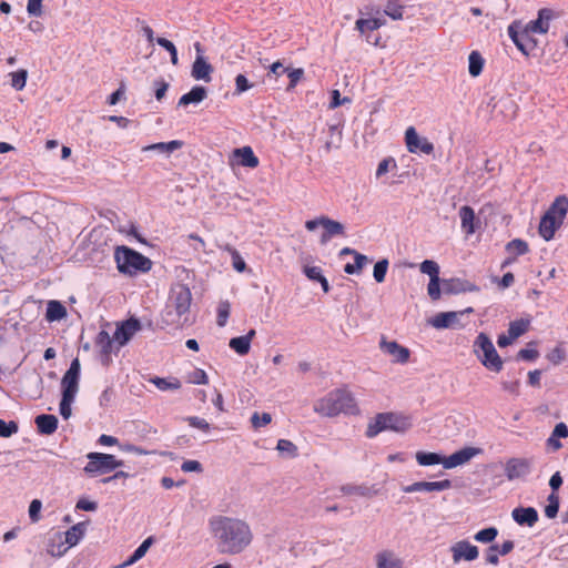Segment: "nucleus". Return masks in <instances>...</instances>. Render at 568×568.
Wrapping results in <instances>:
<instances>
[{
	"label": "nucleus",
	"instance_id": "nucleus-57",
	"mask_svg": "<svg viewBox=\"0 0 568 568\" xmlns=\"http://www.w3.org/2000/svg\"><path fill=\"white\" fill-rule=\"evenodd\" d=\"M253 84L247 80L244 74H237L235 78V92L234 94H242L243 92L251 89Z\"/></svg>",
	"mask_w": 568,
	"mask_h": 568
},
{
	"label": "nucleus",
	"instance_id": "nucleus-62",
	"mask_svg": "<svg viewBox=\"0 0 568 568\" xmlns=\"http://www.w3.org/2000/svg\"><path fill=\"white\" fill-rule=\"evenodd\" d=\"M547 359L552 364H560L565 359V352L561 347L557 346L547 354Z\"/></svg>",
	"mask_w": 568,
	"mask_h": 568
},
{
	"label": "nucleus",
	"instance_id": "nucleus-48",
	"mask_svg": "<svg viewBox=\"0 0 568 568\" xmlns=\"http://www.w3.org/2000/svg\"><path fill=\"white\" fill-rule=\"evenodd\" d=\"M419 270L422 273L427 274L429 280L439 277V266L435 261L425 260L420 263Z\"/></svg>",
	"mask_w": 568,
	"mask_h": 568
},
{
	"label": "nucleus",
	"instance_id": "nucleus-44",
	"mask_svg": "<svg viewBox=\"0 0 568 568\" xmlns=\"http://www.w3.org/2000/svg\"><path fill=\"white\" fill-rule=\"evenodd\" d=\"M529 327L528 320H517L513 321L509 324L508 334H510L515 339L521 336L527 332Z\"/></svg>",
	"mask_w": 568,
	"mask_h": 568
},
{
	"label": "nucleus",
	"instance_id": "nucleus-58",
	"mask_svg": "<svg viewBox=\"0 0 568 568\" xmlns=\"http://www.w3.org/2000/svg\"><path fill=\"white\" fill-rule=\"evenodd\" d=\"M186 422L191 427L197 428L204 433H207L211 429V425L204 418L191 416L186 418Z\"/></svg>",
	"mask_w": 568,
	"mask_h": 568
},
{
	"label": "nucleus",
	"instance_id": "nucleus-51",
	"mask_svg": "<svg viewBox=\"0 0 568 568\" xmlns=\"http://www.w3.org/2000/svg\"><path fill=\"white\" fill-rule=\"evenodd\" d=\"M388 270V261L383 258L374 265L373 276L377 283H383Z\"/></svg>",
	"mask_w": 568,
	"mask_h": 568
},
{
	"label": "nucleus",
	"instance_id": "nucleus-3",
	"mask_svg": "<svg viewBox=\"0 0 568 568\" xmlns=\"http://www.w3.org/2000/svg\"><path fill=\"white\" fill-rule=\"evenodd\" d=\"M314 409L327 417L341 413L352 415L358 413L357 404L351 393H328L315 404Z\"/></svg>",
	"mask_w": 568,
	"mask_h": 568
},
{
	"label": "nucleus",
	"instance_id": "nucleus-25",
	"mask_svg": "<svg viewBox=\"0 0 568 568\" xmlns=\"http://www.w3.org/2000/svg\"><path fill=\"white\" fill-rule=\"evenodd\" d=\"M80 376V363L75 358L71 362L69 369L61 381V390H77Z\"/></svg>",
	"mask_w": 568,
	"mask_h": 568
},
{
	"label": "nucleus",
	"instance_id": "nucleus-18",
	"mask_svg": "<svg viewBox=\"0 0 568 568\" xmlns=\"http://www.w3.org/2000/svg\"><path fill=\"white\" fill-rule=\"evenodd\" d=\"M481 454V449L477 447H464L448 457H445L444 468L452 469L468 463L473 457Z\"/></svg>",
	"mask_w": 568,
	"mask_h": 568
},
{
	"label": "nucleus",
	"instance_id": "nucleus-7",
	"mask_svg": "<svg viewBox=\"0 0 568 568\" xmlns=\"http://www.w3.org/2000/svg\"><path fill=\"white\" fill-rule=\"evenodd\" d=\"M474 348L477 357L487 369L496 373L503 369L504 362L488 335L479 333L474 342Z\"/></svg>",
	"mask_w": 568,
	"mask_h": 568
},
{
	"label": "nucleus",
	"instance_id": "nucleus-23",
	"mask_svg": "<svg viewBox=\"0 0 568 568\" xmlns=\"http://www.w3.org/2000/svg\"><path fill=\"white\" fill-rule=\"evenodd\" d=\"M551 19L552 11L550 9L544 8L538 11V18L536 20L529 21L524 27H526L527 30L532 33L545 34L549 30Z\"/></svg>",
	"mask_w": 568,
	"mask_h": 568
},
{
	"label": "nucleus",
	"instance_id": "nucleus-53",
	"mask_svg": "<svg viewBox=\"0 0 568 568\" xmlns=\"http://www.w3.org/2000/svg\"><path fill=\"white\" fill-rule=\"evenodd\" d=\"M396 168V161L393 158H386L379 162L375 175L377 179H379L381 176Z\"/></svg>",
	"mask_w": 568,
	"mask_h": 568
},
{
	"label": "nucleus",
	"instance_id": "nucleus-22",
	"mask_svg": "<svg viewBox=\"0 0 568 568\" xmlns=\"http://www.w3.org/2000/svg\"><path fill=\"white\" fill-rule=\"evenodd\" d=\"M381 348L382 351L392 356L393 357V361L396 362V363H406L409 358V351L408 348L399 345L397 342L395 341H386V339H382L381 341Z\"/></svg>",
	"mask_w": 568,
	"mask_h": 568
},
{
	"label": "nucleus",
	"instance_id": "nucleus-60",
	"mask_svg": "<svg viewBox=\"0 0 568 568\" xmlns=\"http://www.w3.org/2000/svg\"><path fill=\"white\" fill-rule=\"evenodd\" d=\"M42 508V503L39 499H33L29 506V517L32 523H38L40 520V511Z\"/></svg>",
	"mask_w": 568,
	"mask_h": 568
},
{
	"label": "nucleus",
	"instance_id": "nucleus-32",
	"mask_svg": "<svg viewBox=\"0 0 568 568\" xmlns=\"http://www.w3.org/2000/svg\"><path fill=\"white\" fill-rule=\"evenodd\" d=\"M69 550V546L63 540V535L57 532L51 537L47 545V552L52 557H61Z\"/></svg>",
	"mask_w": 568,
	"mask_h": 568
},
{
	"label": "nucleus",
	"instance_id": "nucleus-54",
	"mask_svg": "<svg viewBox=\"0 0 568 568\" xmlns=\"http://www.w3.org/2000/svg\"><path fill=\"white\" fill-rule=\"evenodd\" d=\"M18 424L13 420L7 423L3 419H0V437L8 438L13 434L18 433Z\"/></svg>",
	"mask_w": 568,
	"mask_h": 568
},
{
	"label": "nucleus",
	"instance_id": "nucleus-64",
	"mask_svg": "<svg viewBox=\"0 0 568 568\" xmlns=\"http://www.w3.org/2000/svg\"><path fill=\"white\" fill-rule=\"evenodd\" d=\"M27 11L30 16L39 17L42 13V0H28Z\"/></svg>",
	"mask_w": 568,
	"mask_h": 568
},
{
	"label": "nucleus",
	"instance_id": "nucleus-40",
	"mask_svg": "<svg viewBox=\"0 0 568 568\" xmlns=\"http://www.w3.org/2000/svg\"><path fill=\"white\" fill-rule=\"evenodd\" d=\"M368 262V257L361 253H355L354 263H347L344 266V272L347 274H357L359 273L365 264Z\"/></svg>",
	"mask_w": 568,
	"mask_h": 568
},
{
	"label": "nucleus",
	"instance_id": "nucleus-47",
	"mask_svg": "<svg viewBox=\"0 0 568 568\" xmlns=\"http://www.w3.org/2000/svg\"><path fill=\"white\" fill-rule=\"evenodd\" d=\"M498 530L495 527H488L475 534L474 539L478 542L488 544L495 540Z\"/></svg>",
	"mask_w": 568,
	"mask_h": 568
},
{
	"label": "nucleus",
	"instance_id": "nucleus-52",
	"mask_svg": "<svg viewBox=\"0 0 568 568\" xmlns=\"http://www.w3.org/2000/svg\"><path fill=\"white\" fill-rule=\"evenodd\" d=\"M231 305L227 301L220 302L217 306V320L216 323L220 327H223L230 316Z\"/></svg>",
	"mask_w": 568,
	"mask_h": 568
},
{
	"label": "nucleus",
	"instance_id": "nucleus-33",
	"mask_svg": "<svg viewBox=\"0 0 568 568\" xmlns=\"http://www.w3.org/2000/svg\"><path fill=\"white\" fill-rule=\"evenodd\" d=\"M459 217L462 222V229L465 231L466 234H473L475 233V212L474 210L468 206L464 205L459 209Z\"/></svg>",
	"mask_w": 568,
	"mask_h": 568
},
{
	"label": "nucleus",
	"instance_id": "nucleus-50",
	"mask_svg": "<svg viewBox=\"0 0 568 568\" xmlns=\"http://www.w3.org/2000/svg\"><path fill=\"white\" fill-rule=\"evenodd\" d=\"M11 75V85L20 91L26 87L27 78H28V71L24 69H20L16 72L10 73Z\"/></svg>",
	"mask_w": 568,
	"mask_h": 568
},
{
	"label": "nucleus",
	"instance_id": "nucleus-46",
	"mask_svg": "<svg viewBox=\"0 0 568 568\" xmlns=\"http://www.w3.org/2000/svg\"><path fill=\"white\" fill-rule=\"evenodd\" d=\"M186 382L193 385H206L207 384V375L203 369L194 368L189 372L185 376Z\"/></svg>",
	"mask_w": 568,
	"mask_h": 568
},
{
	"label": "nucleus",
	"instance_id": "nucleus-2",
	"mask_svg": "<svg viewBox=\"0 0 568 568\" xmlns=\"http://www.w3.org/2000/svg\"><path fill=\"white\" fill-rule=\"evenodd\" d=\"M191 302L192 294L185 284L172 285L165 311L162 314V322L169 326H181L186 323Z\"/></svg>",
	"mask_w": 568,
	"mask_h": 568
},
{
	"label": "nucleus",
	"instance_id": "nucleus-35",
	"mask_svg": "<svg viewBox=\"0 0 568 568\" xmlns=\"http://www.w3.org/2000/svg\"><path fill=\"white\" fill-rule=\"evenodd\" d=\"M65 316L67 310L59 301H50L48 303L45 318L49 322L60 321Z\"/></svg>",
	"mask_w": 568,
	"mask_h": 568
},
{
	"label": "nucleus",
	"instance_id": "nucleus-38",
	"mask_svg": "<svg viewBox=\"0 0 568 568\" xmlns=\"http://www.w3.org/2000/svg\"><path fill=\"white\" fill-rule=\"evenodd\" d=\"M484 68V59L479 52L473 51L468 57V71L471 77H478Z\"/></svg>",
	"mask_w": 568,
	"mask_h": 568
},
{
	"label": "nucleus",
	"instance_id": "nucleus-42",
	"mask_svg": "<svg viewBox=\"0 0 568 568\" xmlns=\"http://www.w3.org/2000/svg\"><path fill=\"white\" fill-rule=\"evenodd\" d=\"M404 6H402L396 0H389L384 9V13L388 16L393 20H402L403 19Z\"/></svg>",
	"mask_w": 568,
	"mask_h": 568
},
{
	"label": "nucleus",
	"instance_id": "nucleus-1",
	"mask_svg": "<svg viewBox=\"0 0 568 568\" xmlns=\"http://www.w3.org/2000/svg\"><path fill=\"white\" fill-rule=\"evenodd\" d=\"M217 552L235 556L246 550L254 535L248 523L237 517L216 515L209 520Z\"/></svg>",
	"mask_w": 568,
	"mask_h": 568
},
{
	"label": "nucleus",
	"instance_id": "nucleus-9",
	"mask_svg": "<svg viewBox=\"0 0 568 568\" xmlns=\"http://www.w3.org/2000/svg\"><path fill=\"white\" fill-rule=\"evenodd\" d=\"M320 226L323 229L320 239L321 244H327L334 236L345 235L344 224H342L338 221L332 220L328 216L321 215L314 220H308L305 222V227L310 232L315 231Z\"/></svg>",
	"mask_w": 568,
	"mask_h": 568
},
{
	"label": "nucleus",
	"instance_id": "nucleus-61",
	"mask_svg": "<svg viewBox=\"0 0 568 568\" xmlns=\"http://www.w3.org/2000/svg\"><path fill=\"white\" fill-rule=\"evenodd\" d=\"M355 24H356V29L361 33H364L366 30H371V31L377 30L376 21L372 20V18L371 19H358Z\"/></svg>",
	"mask_w": 568,
	"mask_h": 568
},
{
	"label": "nucleus",
	"instance_id": "nucleus-31",
	"mask_svg": "<svg viewBox=\"0 0 568 568\" xmlns=\"http://www.w3.org/2000/svg\"><path fill=\"white\" fill-rule=\"evenodd\" d=\"M88 523H78L69 528L63 536V540L69 548L78 545V542L83 538L87 531Z\"/></svg>",
	"mask_w": 568,
	"mask_h": 568
},
{
	"label": "nucleus",
	"instance_id": "nucleus-45",
	"mask_svg": "<svg viewBox=\"0 0 568 568\" xmlns=\"http://www.w3.org/2000/svg\"><path fill=\"white\" fill-rule=\"evenodd\" d=\"M341 491L345 495L373 496L372 489L366 486L344 485L341 487Z\"/></svg>",
	"mask_w": 568,
	"mask_h": 568
},
{
	"label": "nucleus",
	"instance_id": "nucleus-11",
	"mask_svg": "<svg viewBox=\"0 0 568 568\" xmlns=\"http://www.w3.org/2000/svg\"><path fill=\"white\" fill-rule=\"evenodd\" d=\"M532 457H513L509 458L505 464V476L508 480L526 479L532 471L534 467Z\"/></svg>",
	"mask_w": 568,
	"mask_h": 568
},
{
	"label": "nucleus",
	"instance_id": "nucleus-20",
	"mask_svg": "<svg viewBox=\"0 0 568 568\" xmlns=\"http://www.w3.org/2000/svg\"><path fill=\"white\" fill-rule=\"evenodd\" d=\"M452 487V481L449 479H444L440 481H416L408 486L403 487L404 493H433V491H443L449 489Z\"/></svg>",
	"mask_w": 568,
	"mask_h": 568
},
{
	"label": "nucleus",
	"instance_id": "nucleus-8",
	"mask_svg": "<svg viewBox=\"0 0 568 568\" xmlns=\"http://www.w3.org/2000/svg\"><path fill=\"white\" fill-rule=\"evenodd\" d=\"M87 458L89 462L83 470L91 477L110 473L123 466V460L116 459L115 456L111 454L89 453Z\"/></svg>",
	"mask_w": 568,
	"mask_h": 568
},
{
	"label": "nucleus",
	"instance_id": "nucleus-6",
	"mask_svg": "<svg viewBox=\"0 0 568 568\" xmlns=\"http://www.w3.org/2000/svg\"><path fill=\"white\" fill-rule=\"evenodd\" d=\"M567 210L568 200L565 196L557 197L539 223V234L544 240L549 241L554 237L556 230L562 224Z\"/></svg>",
	"mask_w": 568,
	"mask_h": 568
},
{
	"label": "nucleus",
	"instance_id": "nucleus-59",
	"mask_svg": "<svg viewBox=\"0 0 568 568\" xmlns=\"http://www.w3.org/2000/svg\"><path fill=\"white\" fill-rule=\"evenodd\" d=\"M427 293L433 301L440 298V278L429 280Z\"/></svg>",
	"mask_w": 568,
	"mask_h": 568
},
{
	"label": "nucleus",
	"instance_id": "nucleus-27",
	"mask_svg": "<svg viewBox=\"0 0 568 568\" xmlns=\"http://www.w3.org/2000/svg\"><path fill=\"white\" fill-rule=\"evenodd\" d=\"M511 516L517 524L529 527H532L538 520V513L534 507L516 508L513 510Z\"/></svg>",
	"mask_w": 568,
	"mask_h": 568
},
{
	"label": "nucleus",
	"instance_id": "nucleus-36",
	"mask_svg": "<svg viewBox=\"0 0 568 568\" xmlns=\"http://www.w3.org/2000/svg\"><path fill=\"white\" fill-rule=\"evenodd\" d=\"M416 462L420 466H433L442 464L444 466L445 457L437 453L417 452L415 455Z\"/></svg>",
	"mask_w": 568,
	"mask_h": 568
},
{
	"label": "nucleus",
	"instance_id": "nucleus-13",
	"mask_svg": "<svg viewBox=\"0 0 568 568\" xmlns=\"http://www.w3.org/2000/svg\"><path fill=\"white\" fill-rule=\"evenodd\" d=\"M140 329L141 323L134 317L119 323L113 334V338L116 342V352H119L120 347L124 346Z\"/></svg>",
	"mask_w": 568,
	"mask_h": 568
},
{
	"label": "nucleus",
	"instance_id": "nucleus-10",
	"mask_svg": "<svg viewBox=\"0 0 568 568\" xmlns=\"http://www.w3.org/2000/svg\"><path fill=\"white\" fill-rule=\"evenodd\" d=\"M507 33L518 50L526 55L537 45V41L532 38L534 33L528 31L527 28L518 21L509 24Z\"/></svg>",
	"mask_w": 568,
	"mask_h": 568
},
{
	"label": "nucleus",
	"instance_id": "nucleus-26",
	"mask_svg": "<svg viewBox=\"0 0 568 568\" xmlns=\"http://www.w3.org/2000/svg\"><path fill=\"white\" fill-rule=\"evenodd\" d=\"M255 329H250L247 334L233 337L230 339L229 346L239 355H246L251 349V342L255 337Z\"/></svg>",
	"mask_w": 568,
	"mask_h": 568
},
{
	"label": "nucleus",
	"instance_id": "nucleus-56",
	"mask_svg": "<svg viewBox=\"0 0 568 568\" xmlns=\"http://www.w3.org/2000/svg\"><path fill=\"white\" fill-rule=\"evenodd\" d=\"M150 382L152 384H154L161 390H164L166 388H180L181 387V384L176 378H174L171 382H166L164 378L154 377V378H151Z\"/></svg>",
	"mask_w": 568,
	"mask_h": 568
},
{
	"label": "nucleus",
	"instance_id": "nucleus-55",
	"mask_svg": "<svg viewBox=\"0 0 568 568\" xmlns=\"http://www.w3.org/2000/svg\"><path fill=\"white\" fill-rule=\"evenodd\" d=\"M272 420V416L268 413L258 414L255 412L251 417V423L254 428L266 426Z\"/></svg>",
	"mask_w": 568,
	"mask_h": 568
},
{
	"label": "nucleus",
	"instance_id": "nucleus-30",
	"mask_svg": "<svg viewBox=\"0 0 568 568\" xmlns=\"http://www.w3.org/2000/svg\"><path fill=\"white\" fill-rule=\"evenodd\" d=\"M233 155L239 160V164L245 168L254 169L260 163L251 146L235 149Z\"/></svg>",
	"mask_w": 568,
	"mask_h": 568
},
{
	"label": "nucleus",
	"instance_id": "nucleus-29",
	"mask_svg": "<svg viewBox=\"0 0 568 568\" xmlns=\"http://www.w3.org/2000/svg\"><path fill=\"white\" fill-rule=\"evenodd\" d=\"M207 97V90L202 85H195L190 92L183 94L179 102V106H186L189 104H199Z\"/></svg>",
	"mask_w": 568,
	"mask_h": 568
},
{
	"label": "nucleus",
	"instance_id": "nucleus-28",
	"mask_svg": "<svg viewBox=\"0 0 568 568\" xmlns=\"http://www.w3.org/2000/svg\"><path fill=\"white\" fill-rule=\"evenodd\" d=\"M58 418L54 415L41 414L34 419L37 429L42 435H52L58 428Z\"/></svg>",
	"mask_w": 568,
	"mask_h": 568
},
{
	"label": "nucleus",
	"instance_id": "nucleus-39",
	"mask_svg": "<svg viewBox=\"0 0 568 568\" xmlns=\"http://www.w3.org/2000/svg\"><path fill=\"white\" fill-rule=\"evenodd\" d=\"M506 251L510 255L516 257V256L526 254L529 251V248H528V244L525 241H523L520 239H515L507 243Z\"/></svg>",
	"mask_w": 568,
	"mask_h": 568
},
{
	"label": "nucleus",
	"instance_id": "nucleus-43",
	"mask_svg": "<svg viewBox=\"0 0 568 568\" xmlns=\"http://www.w3.org/2000/svg\"><path fill=\"white\" fill-rule=\"evenodd\" d=\"M276 449L280 454L294 458L297 456V446L288 439H280L276 445Z\"/></svg>",
	"mask_w": 568,
	"mask_h": 568
},
{
	"label": "nucleus",
	"instance_id": "nucleus-41",
	"mask_svg": "<svg viewBox=\"0 0 568 568\" xmlns=\"http://www.w3.org/2000/svg\"><path fill=\"white\" fill-rule=\"evenodd\" d=\"M74 395L75 393H62L59 410L64 419H69L72 415L71 405L74 402Z\"/></svg>",
	"mask_w": 568,
	"mask_h": 568
},
{
	"label": "nucleus",
	"instance_id": "nucleus-63",
	"mask_svg": "<svg viewBox=\"0 0 568 568\" xmlns=\"http://www.w3.org/2000/svg\"><path fill=\"white\" fill-rule=\"evenodd\" d=\"M287 77L290 79L288 90L293 89L296 83L302 79L304 71L303 69H286Z\"/></svg>",
	"mask_w": 568,
	"mask_h": 568
},
{
	"label": "nucleus",
	"instance_id": "nucleus-37",
	"mask_svg": "<svg viewBox=\"0 0 568 568\" xmlns=\"http://www.w3.org/2000/svg\"><path fill=\"white\" fill-rule=\"evenodd\" d=\"M182 144L183 143L181 141H179V140H173V141H170V142H159V143H154V144H150V145L143 146L142 151L143 152L158 151V152H161V153H172L175 150L180 149L182 146Z\"/></svg>",
	"mask_w": 568,
	"mask_h": 568
},
{
	"label": "nucleus",
	"instance_id": "nucleus-17",
	"mask_svg": "<svg viewBox=\"0 0 568 568\" xmlns=\"http://www.w3.org/2000/svg\"><path fill=\"white\" fill-rule=\"evenodd\" d=\"M473 312L471 307H468L464 312H443L438 313L430 320V324L435 328H456L460 327L459 316L464 313Z\"/></svg>",
	"mask_w": 568,
	"mask_h": 568
},
{
	"label": "nucleus",
	"instance_id": "nucleus-5",
	"mask_svg": "<svg viewBox=\"0 0 568 568\" xmlns=\"http://www.w3.org/2000/svg\"><path fill=\"white\" fill-rule=\"evenodd\" d=\"M114 257L119 272L123 274L144 273L152 266V262L146 256L126 246L118 247Z\"/></svg>",
	"mask_w": 568,
	"mask_h": 568
},
{
	"label": "nucleus",
	"instance_id": "nucleus-24",
	"mask_svg": "<svg viewBox=\"0 0 568 568\" xmlns=\"http://www.w3.org/2000/svg\"><path fill=\"white\" fill-rule=\"evenodd\" d=\"M213 67L205 60L202 54H197L191 70L194 80L210 82L212 80Z\"/></svg>",
	"mask_w": 568,
	"mask_h": 568
},
{
	"label": "nucleus",
	"instance_id": "nucleus-16",
	"mask_svg": "<svg viewBox=\"0 0 568 568\" xmlns=\"http://www.w3.org/2000/svg\"><path fill=\"white\" fill-rule=\"evenodd\" d=\"M375 568H404V559L393 549L384 548L374 555Z\"/></svg>",
	"mask_w": 568,
	"mask_h": 568
},
{
	"label": "nucleus",
	"instance_id": "nucleus-19",
	"mask_svg": "<svg viewBox=\"0 0 568 568\" xmlns=\"http://www.w3.org/2000/svg\"><path fill=\"white\" fill-rule=\"evenodd\" d=\"M202 405L199 409L207 415H219L224 410L221 393H201Z\"/></svg>",
	"mask_w": 568,
	"mask_h": 568
},
{
	"label": "nucleus",
	"instance_id": "nucleus-15",
	"mask_svg": "<svg viewBox=\"0 0 568 568\" xmlns=\"http://www.w3.org/2000/svg\"><path fill=\"white\" fill-rule=\"evenodd\" d=\"M116 342L114 341L113 336H110V334L102 329L98 333L95 338V345L99 348L100 352V362L102 365L106 366L111 363L112 358L111 355L115 351L116 352Z\"/></svg>",
	"mask_w": 568,
	"mask_h": 568
},
{
	"label": "nucleus",
	"instance_id": "nucleus-14",
	"mask_svg": "<svg viewBox=\"0 0 568 568\" xmlns=\"http://www.w3.org/2000/svg\"><path fill=\"white\" fill-rule=\"evenodd\" d=\"M405 142L410 153L422 152L430 154L434 151V144L427 138H420L414 126H409L405 132Z\"/></svg>",
	"mask_w": 568,
	"mask_h": 568
},
{
	"label": "nucleus",
	"instance_id": "nucleus-49",
	"mask_svg": "<svg viewBox=\"0 0 568 568\" xmlns=\"http://www.w3.org/2000/svg\"><path fill=\"white\" fill-rule=\"evenodd\" d=\"M156 43L170 53L171 63L173 65H176L179 63V58H178V50H176L174 43L171 42L170 40H168L165 38H161V37L156 38Z\"/></svg>",
	"mask_w": 568,
	"mask_h": 568
},
{
	"label": "nucleus",
	"instance_id": "nucleus-12",
	"mask_svg": "<svg viewBox=\"0 0 568 568\" xmlns=\"http://www.w3.org/2000/svg\"><path fill=\"white\" fill-rule=\"evenodd\" d=\"M449 551L452 554V560L454 564H459L460 561H474L479 556V549L477 546L470 544L468 540H458L454 542Z\"/></svg>",
	"mask_w": 568,
	"mask_h": 568
},
{
	"label": "nucleus",
	"instance_id": "nucleus-4",
	"mask_svg": "<svg viewBox=\"0 0 568 568\" xmlns=\"http://www.w3.org/2000/svg\"><path fill=\"white\" fill-rule=\"evenodd\" d=\"M410 426V419L405 415L393 412L379 413L368 423L366 436L373 438L385 430L405 433Z\"/></svg>",
	"mask_w": 568,
	"mask_h": 568
},
{
	"label": "nucleus",
	"instance_id": "nucleus-34",
	"mask_svg": "<svg viewBox=\"0 0 568 568\" xmlns=\"http://www.w3.org/2000/svg\"><path fill=\"white\" fill-rule=\"evenodd\" d=\"M153 540L151 537L146 538L136 549L135 551L133 552V555L128 559L125 560L124 562L115 566L114 568H125V567H129L133 564H135L138 560H140L141 558L144 557V555L146 554L148 549L151 547Z\"/></svg>",
	"mask_w": 568,
	"mask_h": 568
},
{
	"label": "nucleus",
	"instance_id": "nucleus-21",
	"mask_svg": "<svg viewBox=\"0 0 568 568\" xmlns=\"http://www.w3.org/2000/svg\"><path fill=\"white\" fill-rule=\"evenodd\" d=\"M442 285L445 294H460L466 292H477L479 290L477 285L469 281L457 277L444 280Z\"/></svg>",
	"mask_w": 568,
	"mask_h": 568
}]
</instances>
